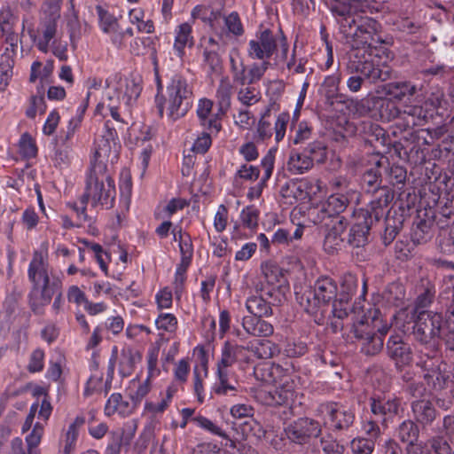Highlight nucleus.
Returning <instances> with one entry per match:
<instances>
[{
    "label": "nucleus",
    "instance_id": "f257e3e1",
    "mask_svg": "<svg viewBox=\"0 0 454 454\" xmlns=\"http://www.w3.org/2000/svg\"><path fill=\"white\" fill-rule=\"evenodd\" d=\"M372 0H325L339 25V31L352 50L348 69L358 73L372 82L391 78L392 68L386 64L375 65L372 51L385 43L380 35V24L366 15Z\"/></svg>",
    "mask_w": 454,
    "mask_h": 454
},
{
    "label": "nucleus",
    "instance_id": "f03ea898",
    "mask_svg": "<svg viewBox=\"0 0 454 454\" xmlns=\"http://www.w3.org/2000/svg\"><path fill=\"white\" fill-rule=\"evenodd\" d=\"M27 277L34 291H40L44 303H50L53 295L62 289L61 278L50 268L47 254L35 250L28 265Z\"/></svg>",
    "mask_w": 454,
    "mask_h": 454
},
{
    "label": "nucleus",
    "instance_id": "7ed1b4c3",
    "mask_svg": "<svg viewBox=\"0 0 454 454\" xmlns=\"http://www.w3.org/2000/svg\"><path fill=\"white\" fill-rule=\"evenodd\" d=\"M362 105L368 109L371 106L379 107L381 118L387 121L397 119L396 124L403 126V129L423 125L427 117L426 111L419 106H407L403 111H400L388 98L373 97L362 100Z\"/></svg>",
    "mask_w": 454,
    "mask_h": 454
},
{
    "label": "nucleus",
    "instance_id": "20e7f679",
    "mask_svg": "<svg viewBox=\"0 0 454 454\" xmlns=\"http://www.w3.org/2000/svg\"><path fill=\"white\" fill-rule=\"evenodd\" d=\"M412 336L419 347H439L443 337L444 319L442 314L421 310L412 314Z\"/></svg>",
    "mask_w": 454,
    "mask_h": 454
},
{
    "label": "nucleus",
    "instance_id": "39448f33",
    "mask_svg": "<svg viewBox=\"0 0 454 454\" xmlns=\"http://www.w3.org/2000/svg\"><path fill=\"white\" fill-rule=\"evenodd\" d=\"M192 88L180 74H175L167 86L168 116L176 121L184 117L192 106Z\"/></svg>",
    "mask_w": 454,
    "mask_h": 454
},
{
    "label": "nucleus",
    "instance_id": "423d86ee",
    "mask_svg": "<svg viewBox=\"0 0 454 454\" xmlns=\"http://www.w3.org/2000/svg\"><path fill=\"white\" fill-rule=\"evenodd\" d=\"M115 196V186L113 178L106 174L96 173L90 170L87 177L85 192L81 197L82 211L86 210L89 199L91 198L92 205H112Z\"/></svg>",
    "mask_w": 454,
    "mask_h": 454
},
{
    "label": "nucleus",
    "instance_id": "0eeeda50",
    "mask_svg": "<svg viewBox=\"0 0 454 454\" xmlns=\"http://www.w3.org/2000/svg\"><path fill=\"white\" fill-rule=\"evenodd\" d=\"M116 140L115 130L106 124L103 134L95 141V150L90 170L96 173L106 172L107 165L114 164L118 160L120 145Z\"/></svg>",
    "mask_w": 454,
    "mask_h": 454
},
{
    "label": "nucleus",
    "instance_id": "6e6552de",
    "mask_svg": "<svg viewBox=\"0 0 454 454\" xmlns=\"http://www.w3.org/2000/svg\"><path fill=\"white\" fill-rule=\"evenodd\" d=\"M317 411L324 417L325 426L336 434L348 432L356 419L354 411L340 403H323Z\"/></svg>",
    "mask_w": 454,
    "mask_h": 454
},
{
    "label": "nucleus",
    "instance_id": "1a4fd4ad",
    "mask_svg": "<svg viewBox=\"0 0 454 454\" xmlns=\"http://www.w3.org/2000/svg\"><path fill=\"white\" fill-rule=\"evenodd\" d=\"M352 332L364 355L374 356L383 348V339L376 333V325H371L367 317L364 316L354 323Z\"/></svg>",
    "mask_w": 454,
    "mask_h": 454
},
{
    "label": "nucleus",
    "instance_id": "9d476101",
    "mask_svg": "<svg viewBox=\"0 0 454 454\" xmlns=\"http://www.w3.org/2000/svg\"><path fill=\"white\" fill-rule=\"evenodd\" d=\"M60 3L61 0H46L43 5V16L39 27L43 39L37 43L38 49L43 52L48 51L49 43L56 35L57 21L60 17Z\"/></svg>",
    "mask_w": 454,
    "mask_h": 454
},
{
    "label": "nucleus",
    "instance_id": "9b49d317",
    "mask_svg": "<svg viewBox=\"0 0 454 454\" xmlns=\"http://www.w3.org/2000/svg\"><path fill=\"white\" fill-rule=\"evenodd\" d=\"M372 413L380 420L384 427H387L394 419L403 411L401 398L395 395H373L370 397Z\"/></svg>",
    "mask_w": 454,
    "mask_h": 454
},
{
    "label": "nucleus",
    "instance_id": "f8f14e48",
    "mask_svg": "<svg viewBox=\"0 0 454 454\" xmlns=\"http://www.w3.org/2000/svg\"><path fill=\"white\" fill-rule=\"evenodd\" d=\"M321 432L319 422L309 418H300L285 428L287 439L297 444L309 442L310 438L317 437Z\"/></svg>",
    "mask_w": 454,
    "mask_h": 454
},
{
    "label": "nucleus",
    "instance_id": "ddd939ff",
    "mask_svg": "<svg viewBox=\"0 0 454 454\" xmlns=\"http://www.w3.org/2000/svg\"><path fill=\"white\" fill-rule=\"evenodd\" d=\"M373 220L368 210L360 208L355 213V222L352 224L348 243L354 247H363L369 242L370 230Z\"/></svg>",
    "mask_w": 454,
    "mask_h": 454
},
{
    "label": "nucleus",
    "instance_id": "4468645a",
    "mask_svg": "<svg viewBox=\"0 0 454 454\" xmlns=\"http://www.w3.org/2000/svg\"><path fill=\"white\" fill-rule=\"evenodd\" d=\"M119 360V373L121 377H129L135 370L136 364L142 359L139 351L132 348H122L118 357L117 347H114L112 357L109 361L108 373L113 375L114 370V363Z\"/></svg>",
    "mask_w": 454,
    "mask_h": 454
},
{
    "label": "nucleus",
    "instance_id": "2eb2a0df",
    "mask_svg": "<svg viewBox=\"0 0 454 454\" xmlns=\"http://www.w3.org/2000/svg\"><path fill=\"white\" fill-rule=\"evenodd\" d=\"M277 48V38L270 29L262 31L257 39L248 43L247 53L252 59L269 60Z\"/></svg>",
    "mask_w": 454,
    "mask_h": 454
},
{
    "label": "nucleus",
    "instance_id": "dca6fc26",
    "mask_svg": "<svg viewBox=\"0 0 454 454\" xmlns=\"http://www.w3.org/2000/svg\"><path fill=\"white\" fill-rule=\"evenodd\" d=\"M281 381L278 386H275L271 390H261L259 392V397L264 404L270 406L285 405L293 400V381L288 377L284 378Z\"/></svg>",
    "mask_w": 454,
    "mask_h": 454
},
{
    "label": "nucleus",
    "instance_id": "f3484780",
    "mask_svg": "<svg viewBox=\"0 0 454 454\" xmlns=\"http://www.w3.org/2000/svg\"><path fill=\"white\" fill-rule=\"evenodd\" d=\"M416 365L422 371L423 375L434 372L442 367H448L442 358L441 346L420 347L417 350Z\"/></svg>",
    "mask_w": 454,
    "mask_h": 454
},
{
    "label": "nucleus",
    "instance_id": "a211bd4d",
    "mask_svg": "<svg viewBox=\"0 0 454 454\" xmlns=\"http://www.w3.org/2000/svg\"><path fill=\"white\" fill-rule=\"evenodd\" d=\"M387 354L397 368L412 362V351L410 344L404 342L399 335H391L387 342Z\"/></svg>",
    "mask_w": 454,
    "mask_h": 454
},
{
    "label": "nucleus",
    "instance_id": "6ab92c4d",
    "mask_svg": "<svg viewBox=\"0 0 454 454\" xmlns=\"http://www.w3.org/2000/svg\"><path fill=\"white\" fill-rule=\"evenodd\" d=\"M372 194L374 198L370 202L369 208L367 210L372 215L374 223L379 222L386 215L387 213L389 212L387 207L394 199V192L389 187L384 186Z\"/></svg>",
    "mask_w": 454,
    "mask_h": 454
},
{
    "label": "nucleus",
    "instance_id": "aec40b11",
    "mask_svg": "<svg viewBox=\"0 0 454 454\" xmlns=\"http://www.w3.org/2000/svg\"><path fill=\"white\" fill-rule=\"evenodd\" d=\"M348 224V220L341 218L333 222L330 227H325L328 231L325 236L323 246L326 253L333 254L340 249L343 243L341 235L345 231Z\"/></svg>",
    "mask_w": 454,
    "mask_h": 454
},
{
    "label": "nucleus",
    "instance_id": "412c9836",
    "mask_svg": "<svg viewBox=\"0 0 454 454\" xmlns=\"http://www.w3.org/2000/svg\"><path fill=\"white\" fill-rule=\"evenodd\" d=\"M247 348L238 344H232L225 341L221 350V357L216 364V368L230 370L235 363L240 360L246 361Z\"/></svg>",
    "mask_w": 454,
    "mask_h": 454
},
{
    "label": "nucleus",
    "instance_id": "4be33fe9",
    "mask_svg": "<svg viewBox=\"0 0 454 454\" xmlns=\"http://www.w3.org/2000/svg\"><path fill=\"white\" fill-rule=\"evenodd\" d=\"M275 164V151L270 149L261 160V168L262 169V176L260 182L250 187L247 192V198L250 200L258 199L262 192V190L267 185V182L272 176Z\"/></svg>",
    "mask_w": 454,
    "mask_h": 454
},
{
    "label": "nucleus",
    "instance_id": "5701e85b",
    "mask_svg": "<svg viewBox=\"0 0 454 454\" xmlns=\"http://www.w3.org/2000/svg\"><path fill=\"white\" fill-rule=\"evenodd\" d=\"M411 408L414 419L423 427L432 425L438 415L430 400H415L411 402Z\"/></svg>",
    "mask_w": 454,
    "mask_h": 454
},
{
    "label": "nucleus",
    "instance_id": "b1692460",
    "mask_svg": "<svg viewBox=\"0 0 454 454\" xmlns=\"http://www.w3.org/2000/svg\"><path fill=\"white\" fill-rule=\"evenodd\" d=\"M308 188L309 184L305 180H290L280 187L279 194L286 200V203L292 205L298 200H305L309 197Z\"/></svg>",
    "mask_w": 454,
    "mask_h": 454
},
{
    "label": "nucleus",
    "instance_id": "393cba45",
    "mask_svg": "<svg viewBox=\"0 0 454 454\" xmlns=\"http://www.w3.org/2000/svg\"><path fill=\"white\" fill-rule=\"evenodd\" d=\"M448 367H442L431 373L422 375L424 381L427 387L434 392H441L448 387V383L451 382L450 395L454 399V374L450 378Z\"/></svg>",
    "mask_w": 454,
    "mask_h": 454
},
{
    "label": "nucleus",
    "instance_id": "a878e982",
    "mask_svg": "<svg viewBox=\"0 0 454 454\" xmlns=\"http://www.w3.org/2000/svg\"><path fill=\"white\" fill-rule=\"evenodd\" d=\"M242 326L247 334L254 337H269L274 333L273 325L260 317H244Z\"/></svg>",
    "mask_w": 454,
    "mask_h": 454
},
{
    "label": "nucleus",
    "instance_id": "bb28decb",
    "mask_svg": "<svg viewBox=\"0 0 454 454\" xmlns=\"http://www.w3.org/2000/svg\"><path fill=\"white\" fill-rule=\"evenodd\" d=\"M276 302H280V299L267 301L263 295H250L246 301V308L252 317H267L272 315L271 305Z\"/></svg>",
    "mask_w": 454,
    "mask_h": 454
},
{
    "label": "nucleus",
    "instance_id": "cd10ccee",
    "mask_svg": "<svg viewBox=\"0 0 454 454\" xmlns=\"http://www.w3.org/2000/svg\"><path fill=\"white\" fill-rule=\"evenodd\" d=\"M192 27L188 22L178 25L175 30L174 51L178 58L184 56V49L186 46L192 47L194 44L193 36L192 35Z\"/></svg>",
    "mask_w": 454,
    "mask_h": 454
},
{
    "label": "nucleus",
    "instance_id": "c85d7f7f",
    "mask_svg": "<svg viewBox=\"0 0 454 454\" xmlns=\"http://www.w3.org/2000/svg\"><path fill=\"white\" fill-rule=\"evenodd\" d=\"M314 295L321 301L324 306H326L331 301L337 297V284L329 277L319 278L312 289Z\"/></svg>",
    "mask_w": 454,
    "mask_h": 454
},
{
    "label": "nucleus",
    "instance_id": "c756f323",
    "mask_svg": "<svg viewBox=\"0 0 454 454\" xmlns=\"http://www.w3.org/2000/svg\"><path fill=\"white\" fill-rule=\"evenodd\" d=\"M232 94V82L228 76H223L219 81V84L215 92L218 112L221 114H225L231 108Z\"/></svg>",
    "mask_w": 454,
    "mask_h": 454
},
{
    "label": "nucleus",
    "instance_id": "7c9ffc66",
    "mask_svg": "<svg viewBox=\"0 0 454 454\" xmlns=\"http://www.w3.org/2000/svg\"><path fill=\"white\" fill-rule=\"evenodd\" d=\"M142 91V86L139 81L136 79H126L119 83V87L114 93H117L118 99L126 106H131L137 99Z\"/></svg>",
    "mask_w": 454,
    "mask_h": 454
},
{
    "label": "nucleus",
    "instance_id": "2f4dec72",
    "mask_svg": "<svg viewBox=\"0 0 454 454\" xmlns=\"http://www.w3.org/2000/svg\"><path fill=\"white\" fill-rule=\"evenodd\" d=\"M297 300L301 307L309 315L315 317V322L318 325L323 324L321 309L325 307L317 295H314L312 289L305 291Z\"/></svg>",
    "mask_w": 454,
    "mask_h": 454
},
{
    "label": "nucleus",
    "instance_id": "473e14b6",
    "mask_svg": "<svg viewBox=\"0 0 454 454\" xmlns=\"http://www.w3.org/2000/svg\"><path fill=\"white\" fill-rule=\"evenodd\" d=\"M137 406L133 402L129 403L124 401L121 394L114 393L108 398L106 406L105 413L106 416H112L118 412L122 416H128L131 414Z\"/></svg>",
    "mask_w": 454,
    "mask_h": 454
},
{
    "label": "nucleus",
    "instance_id": "72a5a7b5",
    "mask_svg": "<svg viewBox=\"0 0 454 454\" xmlns=\"http://www.w3.org/2000/svg\"><path fill=\"white\" fill-rule=\"evenodd\" d=\"M414 224L415 226L411 232V239L414 243L423 244L431 239L434 227V220L433 218H423L419 214L418 220Z\"/></svg>",
    "mask_w": 454,
    "mask_h": 454
},
{
    "label": "nucleus",
    "instance_id": "f704fd0d",
    "mask_svg": "<svg viewBox=\"0 0 454 454\" xmlns=\"http://www.w3.org/2000/svg\"><path fill=\"white\" fill-rule=\"evenodd\" d=\"M261 270L269 286L278 285L281 288L287 283L284 270L272 261L262 262Z\"/></svg>",
    "mask_w": 454,
    "mask_h": 454
},
{
    "label": "nucleus",
    "instance_id": "c9c22d12",
    "mask_svg": "<svg viewBox=\"0 0 454 454\" xmlns=\"http://www.w3.org/2000/svg\"><path fill=\"white\" fill-rule=\"evenodd\" d=\"M418 292L419 294L411 315L425 310L424 309L432 303L435 294L434 286L427 279L422 280Z\"/></svg>",
    "mask_w": 454,
    "mask_h": 454
},
{
    "label": "nucleus",
    "instance_id": "e433bc0d",
    "mask_svg": "<svg viewBox=\"0 0 454 454\" xmlns=\"http://www.w3.org/2000/svg\"><path fill=\"white\" fill-rule=\"evenodd\" d=\"M325 204L328 212L330 215H333V222L338 221L339 219L345 218L341 216L340 214L345 211L347 207L349 204V199L347 194L343 193H334L330 195L326 200L324 201Z\"/></svg>",
    "mask_w": 454,
    "mask_h": 454
},
{
    "label": "nucleus",
    "instance_id": "4c0bfd02",
    "mask_svg": "<svg viewBox=\"0 0 454 454\" xmlns=\"http://www.w3.org/2000/svg\"><path fill=\"white\" fill-rule=\"evenodd\" d=\"M416 90V86L409 82H389L385 86L386 94L399 101L412 97Z\"/></svg>",
    "mask_w": 454,
    "mask_h": 454
},
{
    "label": "nucleus",
    "instance_id": "58836bf2",
    "mask_svg": "<svg viewBox=\"0 0 454 454\" xmlns=\"http://www.w3.org/2000/svg\"><path fill=\"white\" fill-rule=\"evenodd\" d=\"M395 434L400 442L408 444L417 442L419 435V428L413 420L405 419L397 426Z\"/></svg>",
    "mask_w": 454,
    "mask_h": 454
},
{
    "label": "nucleus",
    "instance_id": "ea45409f",
    "mask_svg": "<svg viewBox=\"0 0 454 454\" xmlns=\"http://www.w3.org/2000/svg\"><path fill=\"white\" fill-rule=\"evenodd\" d=\"M231 72L232 74L233 82L243 87L245 85H252L248 77V68L244 64V61L238 55L237 57L230 56Z\"/></svg>",
    "mask_w": 454,
    "mask_h": 454
},
{
    "label": "nucleus",
    "instance_id": "a19ab883",
    "mask_svg": "<svg viewBox=\"0 0 454 454\" xmlns=\"http://www.w3.org/2000/svg\"><path fill=\"white\" fill-rule=\"evenodd\" d=\"M313 165L303 153H292L287 161V169L293 175H301L311 169Z\"/></svg>",
    "mask_w": 454,
    "mask_h": 454
},
{
    "label": "nucleus",
    "instance_id": "79ce46f5",
    "mask_svg": "<svg viewBox=\"0 0 454 454\" xmlns=\"http://www.w3.org/2000/svg\"><path fill=\"white\" fill-rule=\"evenodd\" d=\"M381 174L378 168L366 170L361 177V186L367 193H375L381 186Z\"/></svg>",
    "mask_w": 454,
    "mask_h": 454
},
{
    "label": "nucleus",
    "instance_id": "37998d69",
    "mask_svg": "<svg viewBox=\"0 0 454 454\" xmlns=\"http://www.w3.org/2000/svg\"><path fill=\"white\" fill-rule=\"evenodd\" d=\"M309 219L316 225L330 227L333 223V215H330L325 204L319 203L316 207L309 208L308 213Z\"/></svg>",
    "mask_w": 454,
    "mask_h": 454
},
{
    "label": "nucleus",
    "instance_id": "c03bdc74",
    "mask_svg": "<svg viewBox=\"0 0 454 454\" xmlns=\"http://www.w3.org/2000/svg\"><path fill=\"white\" fill-rule=\"evenodd\" d=\"M129 389V396L131 402L137 407L151 390V380L145 379V380L140 381L137 379H134L131 380Z\"/></svg>",
    "mask_w": 454,
    "mask_h": 454
},
{
    "label": "nucleus",
    "instance_id": "a18cd8bd",
    "mask_svg": "<svg viewBox=\"0 0 454 454\" xmlns=\"http://www.w3.org/2000/svg\"><path fill=\"white\" fill-rule=\"evenodd\" d=\"M230 370L216 368L217 380L213 386V391L218 395H228L229 392H235L236 387L230 381Z\"/></svg>",
    "mask_w": 454,
    "mask_h": 454
},
{
    "label": "nucleus",
    "instance_id": "49530a36",
    "mask_svg": "<svg viewBox=\"0 0 454 454\" xmlns=\"http://www.w3.org/2000/svg\"><path fill=\"white\" fill-rule=\"evenodd\" d=\"M308 58L301 55L294 45L290 58L286 60V68L292 74H303L307 72Z\"/></svg>",
    "mask_w": 454,
    "mask_h": 454
},
{
    "label": "nucleus",
    "instance_id": "de8ad7c7",
    "mask_svg": "<svg viewBox=\"0 0 454 454\" xmlns=\"http://www.w3.org/2000/svg\"><path fill=\"white\" fill-rule=\"evenodd\" d=\"M4 36V43L8 44L5 48L4 52L1 56V61L5 62L8 67H11V63L12 62V58L16 54V51L18 48V43L20 40L19 35L14 33L13 30L10 32H2Z\"/></svg>",
    "mask_w": 454,
    "mask_h": 454
},
{
    "label": "nucleus",
    "instance_id": "09e8293b",
    "mask_svg": "<svg viewBox=\"0 0 454 454\" xmlns=\"http://www.w3.org/2000/svg\"><path fill=\"white\" fill-rule=\"evenodd\" d=\"M314 164L323 163L326 159V146L320 141H314L308 145L302 152Z\"/></svg>",
    "mask_w": 454,
    "mask_h": 454
},
{
    "label": "nucleus",
    "instance_id": "8fccbe9b",
    "mask_svg": "<svg viewBox=\"0 0 454 454\" xmlns=\"http://www.w3.org/2000/svg\"><path fill=\"white\" fill-rule=\"evenodd\" d=\"M98 15L99 26L104 33H111L119 28L117 19L100 5L96 7Z\"/></svg>",
    "mask_w": 454,
    "mask_h": 454
},
{
    "label": "nucleus",
    "instance_id": "3c124183",
    "mask_svg": "<svg viewBox=\"0 0 454 454\" xmlns=\"http://www.w3.org/2000/svg\"><path fill=\"white\" fill-rule=\"evenodd\" d=\"M402 227V221L400 219L386 216L385 230L382 234V240L385 246L389 245L395 239Z\"/></svg>",
    "mask_w": 454,
    "mask_h": 454
},
{
    "label": "nucleus",
    "instance_id": "603ef678",
    "mask_svg": "<svg viewBox=\"0 0 454 454\" xmlns=\"http://www.w3.org/2000/svg\"><path fill=\"white\" fill-rule=\"evenodd\" d=\"M238 99L243 105L250 106L261 99V92L252 85L243 86L238 91Z\"/></svg>",
    "mask_w": 454,
    "mask_h": 454
},
{
    "label": "nucleus",
    "instance_id": "864d4df0",
    "mask_svg": "<svg viewBox=\"0 0 454 454\" xmlns=\"http://www.w3.org/2000/svg\"><path fill=\"white\" fill-rule=\"evenodd\" d=\"M405 296V290L403 285L399 283H391L384 292V297L387 302L399 306Z\"/></svg>",
    "mask_w": 454,
    "mask_h": 454
},
{
    "label": "nucleus",
    "instance_id": "5fc2aeb1",
    "mask_svg": "<svg viewBox=\"0 0 454 454\" xmlns=\"http://www.w3.org/2000/svg\"><path fill=\"white\" fill-rule=\"evenodd\" d=\"M320 446L325 454H343L345 446L334 438L331 434H327L320 439Z\"/></svg>",
    "mask_w": 454,
    "mask_h": 454
},
{
    "label": "nucleus",
    "instance_id": "6e6d98bb",
    "mask_svg": "<svg viewBox=\"0 0 454 454\" xmlns=\"http://www.w3.org/2000/svg\"><path fill=\"white\" fill-rule=\"evenodd\" d=\"M349 295L348 294H340L339 299H335L333 303L332 313L334 318L343 320L348 315L349 311Z\"/></svg>",
    "mask_w": 454,
    "mask_h": 454
},
{
    "label": "nucleus",
    "instance_id": "4d7b16f0",
    "mask_svg": "<svg viewBox=\"0 0 454 454\" xmlns=\"http://www.w3.org/2000/svg\"><path fill=\"white\" fill-rule=\"evenodd\" d=\"M20 153L25 158H34L36 156L37 148L31 135L27 132L21 135L19 141Z\"/></svg>",
    "mask_w": 454,
    "mask_h": 454
},
{
    "label": "nucleus",
    "instance_id": "13d9d810",
    "mask_svg": "<svg viewBox=\"0 0 454 454\" xmlns=\"http://www.w3.org/2000/svg\"><path fill=\"white\" fill-rule=\"evenodd\" d=\"M259 215V209L255 206L250 205L242 209L240 219L244 226L254 229L258 226Z\"/></svg>",
    "mask_w": 454,
    "mask_h": 454
},
{
    "label": "nucleus",
    "instance_id": "bf43d9fd",
    "mask_svg": "<svg viewBox=\"0 0 454 454\" xmlns=\"http://www.w3.org/2000/svg\"><path fill=\"white\" fill-rule=\"evenodd\" d=\"M340 82V74H335L325 77L322 84L321 90L328 99H332L337 97Z\"/></svg>",
    "mask_w": 454,
    "mask_h": 454
},
{
    "label": "nucleus",
    "instance_id": "052dcab7",
    "mask_svg": "<svg viewBox=\"0 0 454 454\" xmlns=\"http://www.w3.org/2000/svg\"><path fill=\"white\" fill-rule=\"evenodd\" d=\"M350 447L353 454H372L375 442L372 439L358 437L351 441Z\"/></svg>",
    "mask_w": 454,
    "mask_h": 454
},
{
    "label": "nucleus",
    "instance_id": "680f3d73",
    "mask_svg": "<svg viewBox=\"0 0 454 454\" xmlns=\"http://www.w3.org/2000/svg\"><path fill=\"white\" fill-rule=\"evenodd\" d=\"M155 325L159 330L174 333L177 328V319L174 314L160 313L155 319Z\"/></svg>",
    "mask_w": 454,
    "mask_h": 454
},
{
    "label": "nucleus",
    "instance_id": "e2e57ef3",
    "mask_svg": "<svg viewBox=\"0 0 454 454\" xmlns=\"http://www.w3.org/2000/svg\"><path fill=\"white\" fill-rule=\"evenodd\" d=\"M204 63L208 67L211 73L219 72L222 68V59L219 51L212 49H204L203 51Z\"/></svg>",
    "mask_w": 454,
    "mask_h": 454
},
{
    "label": "nucleus",
    "instance_id": "0e129e2a",
    "mask_svg": "<svg viewBox=\"0 0 454 454\" xmlns=\"http://www.w3.org/2000/svg\"><path fill=\"white\" fill-rule=\"evenodd\" d=\"M43 433V427L38 423L35 424L32 432L26 437V442L27 443V454H39L36 447L41 442Z\"/></svg>",
    "mask_w": 454,
    "mask_h": 454
},
{
    "label": "nucleus",
    "instance_id": "69168bd1",
    "mask_svg": "<svg viewBox=\"0 0 454 454\" xmlns=\"http://www.w3.org/2000/svg\"><path fill=\"white\" fill-rule=\"evenodd\" d=\"M44 367V352L41 348L35 349L30 356L27 370L30 373L40 372Z\"/></svg>",
    "mask_w": 454,
    "mask_h": 454
},
{
    "label": "nucleus",
    "instance_id": "338daca9",
    "mask_svg": "<svg viewBox=\"0 0 454 454\" xmlns=\"http://www.w3.org/2000/svg\"><path fill=\"white\" fill-rule=\"evenodd\" d=\"M193 422L196 423V425L211 434L215 435L221 436L223 438H227V434L223 430H222L221 427H219L217 425H215L212 420L209 419L204 417V416H197L192 419Z\"/></svg>",
    "mask_w": 454,
    "mask_h": 454
},
{
    "label": "nucleus",
    "instance_id": "774afa93",
    "mask_svg": "<svg viewBox=\"0 0 454 454\" xmlns=\"http://www.w3.org/2000/svg\"><path fill=\"white\" fill-rule=\"evenodd\" d=\"M79 127H80L79 118H72L68 122L67 130L63 131L59 135V139L58 144L73 147L72 139Z\"/></svg>",
    "mask_w": 454,
    "mask_h": 454
}]
</instances>
